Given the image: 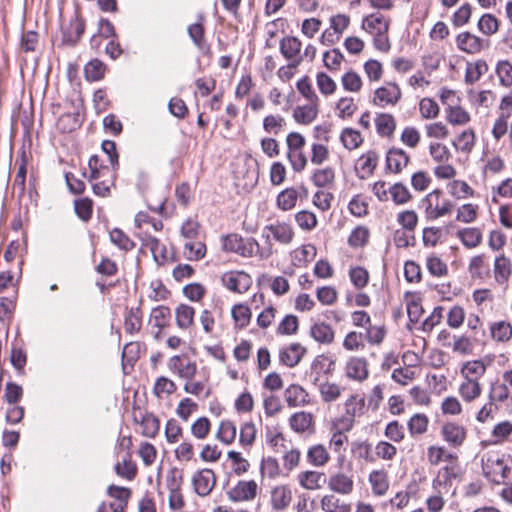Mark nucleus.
<instances>
[{
	"label": "nucleus",
	"mask_w": 512,
	"mask_h": 512,
	"mask_svg": "<svg viewBox=\"0 0 512 512\" xmlns=\"http://www.w3.org/2000/svg\"><path fill=\"white\" fill-rule=\"evenodd\" d=\"M306 353V347L300 343H292L288 348L280 351V362L288 367H295Z\"/></svg>",
	"instance_id": "obj_9"
},
{
	"label": "nucleus",
	"mask_w": 512,
	"mask_h": 512,
	"mask_svg": "<svg viewBox=\"0 0 512 512\" xmlns=\"http://www.w3.org/2000/svg\"><path fill=\"white\" fill-rule=\"evenodd\" d=\"M298 192L294 188H286L277 196V205L280 209L287 211L292 209L297 202Z\"/></svg>",
	"instance_id": "obj_34"
},
{
	"label": "nucleus",
	"mask_w": 512,
	"mask_h": 512,
	"mask_svg": "<svg viewBox=\"0 0 512 512\" xmlns=\"http://www.w3.org/2000/svg\"><path fill=\"white\" fill-rule=\"evenodd\" d=\"M299 320L297 316L289 314L286 315L280 322L277 332L282 335H293L298 331Z\"/></svg>",
	"instance_id": "obj_46"
},
{
	"label": "nucleus",
	"mask_w": 512,
	"mask_h": 512,
	"mask_svg": "<svg viewBox=\"0 0 512 512\" xmlns=\"http://www.w3.org/2000/svg\"><path fill=\"white\" fill-rule=\"evenodd\" d=\"M340 140L348 150L358 148L363 142L360 132L352 128H344L340 135Z\"/></svg>",
	"instance_id": "obj_31"
},
{
	"label": "nucleus",
	"mask_w": 512,
	"mask_h": 512,
	"mask_svg": "<svg viewBox=\"0 0 512 512\" xmlns=\"http://www.w3.org/2000/svg\"><path fill=\"white\" fill-rule=\"evenodd\" d=\"M259 243L254 238H246L243 240V245L240 248L239 255L243 257H252L255 253H259L261 258H268L271 251L263 253L259 251Z\"/></svg>",
	"instance_id": "obj_43"
},
{
	"label": "nucleus",
	"mask_w": 512,
	"mask_h": 512,
	"mask_svg": "<svg viewBox=\"0 0 512 512\" xmlns=\"http://www.w3.org/2000/svg\"><path fill=\"white\" fill-rule=\"evenodd\" d=\"M444 439L453 446L461 445L466 437V431L463 426L453 422H447L442 427Z\"/></svg>",
	"instance_id": "obj_14"
},
{
	"label": "nucleus",
	"mask_w": 512,
	"mask_h": 512,
	"mask_svg": "<svg viewBox=\"0 0 512 512\" xmlns=\"http://www.w3.org/2000/svg\"><path fill=\"white\" fill-rule=\"evenodd\" d=\"M257 493V484L255 481H240L233 489L228 492L232 501H247L254 499Z\"/></svg>",
	"instance_id": "obj_8"
},
{
	"label": "nucleus",
	"mask_w": 512,
	"mask_h": 512,
	"mask_svg": "<svg viewBox=\"0 0 512 512\" xmlns=\"http://www.w3.org/2000/svg\"><path fill=\"white\" fill-rule=\"evenodd\" d=\"M346 376L349 379L362 382L368 378V363L363 357H352L346 364Z\"/></svg>",
	"instance_id": "obj_6"
},
{
	"label": "nucleus",
	"mask_w": 512,
	"mask_h": 512,
	"mask_svg": "<svg viewBox=\"0 0 512 512\" xmlns=\"http://www.w3.org/2000/svg\"><path fill=\"white\" fill-rule=\"evenodd\" d=\"M292 501V491L288 485H279L271 491V505L274 510L286 509Z\"/></svg>",
	"instance_id": "obj_10"
},
{
	"label": "nucleus",
	"mask_w": 512,
	"mask_h": 512,
	"mask_svg": "<svg viewBox=\"0 0 512 512\" xmlns=\"http://www.w3.org/2000/svg\"><path fill=\"white\" fill-rule=\"evenodd\" d=\"M311 337L322 344H331L334 341V330L325 322L315 323L310 328Z\"/></svg>",
	"instance_id": "obj_16"
},
{
	"label": "nucleus",
	"mask_w": 512,
	"mask_h": 512,
	"mask_svg": "<svg viewBox=\"0 0 512 512\" xmlns=\"http://www.w3.org/2000/svg\"><path fill=\"white\" fill-rule=\"evenodd\" d=\"M478 29L485 35L495 34L499 29V21L493 14H484L478 21Z\"/></svg>",
	"instance_id": "obj_38"
},
{
	"label": "nucleus",
	"mask_w": 512,
	"mask_h": 512,
	"mask_svg": "<svg viewBox=\"0 0 512 512\" xmlns=\"http://www.w3.org/2000/svg\"><path fill=\"white\" fill-rule=\"evenodd\" d=\"M175 315L177 326L181 329H187L194 322L195 310L189 305L180 304L175 310Z\"/></svg>",
	"instance_id": "obj_23"
},
{
	"label": "nucleus",
	"mask_w": 512,
	"mask_h": 512,
	"mask_svg": "<svg viewBox=\"0 0 512 512\" xmlns=\"http://www.w3.org/2000/svg\"><path fill=\"white\" fill-rule=\"evenodd\" d=\"M300 485L307 490L321 488L327 482L325 473L318 471H305L298 476Z\"/></svg>",
	"instance_id": "obj_12"
},
{
	"label": "nucleus",
	"mask_w": 512,
	"mask_h": 512,
	"mask_svg": "<svg viewBox=\"0 0 512 512\" xmlns=\"http://www.w3.org/2000/svg\"><path fill=\"white\" fill-rule=\"evenodd\" d=\"M376 129L381 136H391L396 129V121L393 115L379 114L375 119Z\"/></svg>",
	"instance_id": "obj_25"
},
{
	"label": "nucleus",
	"mask_w": 512,
	"mask_h": 512,
	"mask_svg": "<svg viewBox=\"0 0 512 512\" xmlns=\"http://www.w3.org/2000/svg\"><path fill=\"white\" fill-rule=\"evenodd\" d=\"M486 372V365L482 360L467 361L461 368V374L468 379H478Z\"/></svg>",
	"instance_id": "obj_27"
},
{
	"label": "nucleus",
	"mask_w": 512,
	"mask_h": 512,
	"mask_svg": "<svg viewBox=\"0 0 512 512\" xmlns=\"http://www.w3.org/2000/svg\"><path fill=\"white\" fill-rule=\"evenodd\" d=\"M461 477V469L456 459L451 460L446 466L438 471L436 478L433 480V487L439 494H447L452 485L459 481Z\"/></svg>",
	"instance_id": "obj_2"
},
{
	"label": "nucleus",
	"mask_w": 512,
	"mask_h": 512,
	"mask_svg": "<svg viewBox=\"0 0 512 512\" xmlns=\"http://www.w3.org/2000/svg\"><path fill=\"white\" fill-rule=\"evenodd\" d=\"M321 508L325 512H350L351 505L341 501L334 494L325 495L321 499Z\"/></svg>",
	"instance_id": "obj_19"
},
{
	"label": "nucleus",
	"mask_w": 512,
	"mask_h": 512,
	"mask_svg": "<svg viewBox=\"0 0 512 512\" xmlns=\"http://www.w3.org/2000/svg\"><path fill=\"white\" fill-rule=\"evenodd\" d=\"M311 180L316 187L323 188L334 183L335 171L332 167L317 169L314 171Z\"/></svg>",
	"instance_id": "obj_30"
},
{
	"label": "nucleus",
	"mask_w": 512,
	"mask_h": 512,
	"mask_svg": "<svg viewBox=\"0 0 512 512\" xmlns=\"http://www.w3.org/2000/svg\"><path fill=\"white\" fill-rule=\"evenodd\" d=\"M350 279L357 289L364 288L369 281V273L363 267H355L349 271Z\"/></svg>",
	"instance_id": "obj_50"
},
{
	"label": "nucleus",
	"mask_w": 512,
	"mask_h": 512,
	"mask_svg": "<svg viewBox=\"0 0 512 512\" xmlns=\"http://www.w3.org/2000/svg\"><path fill=\"white\" fill-rule=\"evenodd\" d=\"M265 229H268L273 234L274 239L282 244L290 243L294 236L292 228L286 223L271 224L266 226Z\"/></svg>",
	"instance_id": "obj_18"
},
{
	"label": "nucleus",
	"mask_w": 512,
	"mask_h": 512,
	"mask_svg": "<svg viewBox=\"0 0 512 512\" xmlns=\"http://www.w3.org/2000/svg\"><path fill=\"white\" fill-rule=\"evenodd\" d=\"M369 483L372 488L373 494L383 496L389 489L388 473L384 469L373 470L369 474Z\"/></svg>",
	"instance_id": "obj_13"
},
{
	"label": "nucleus",
	"mask_w": 512,
	"mask_h": 512,
	"mask_svg": "<svg viewBox=\"0 0 512 512\" xmlns=\"http://www.w3.org/2000/svg\"><path fill=\"white\" fill-rule=\"evenodd\" d=\"M85 27V19L81 16L80 11L76 9L74 17L70 19L69 24L61 27V45L75 47L84 34Z\"/></svg>",
	"instance_id": "obj_3"
},
{
	"label": "nucleus",
	"mask_w": 512,
	"mask_h": 512,
	"mask_svg": "<svg viewBox=\"0 0 512 512\" xmlns=\"http://www.w3.org/2000/svg\"><path fill=\"white\" fill-rule=\"evenodd\" d=\"M475 133L473 130L463 131L456 140L453 141V146L457 150L463 152H470L474 146Z\"/></svg>",
	"instance_id": "obj_42"
},
{
	"label": "nucleus",
	"mask_w": 512,
	"mask_h": 512,
	"mask_svg": "<svg viewBox=\"0 0 512 512\" xmlns=\"http://www.w3.org/2000/svg\"><path fill=\"white\" fill-rule=\"evenodd\" d=\"M127 333L133 334L138 332L142 326V312L139 307L131 308L125 317L124 322Z\"/></svg>",
	"instance_id": "obj_33"
},
{
	"label": "nucleus",
	"mask_w": 512,
	"mask_h": 512,
	"mask_svg": "<svg viewBox=\"0 0 512 512\" xmlns=\"http://www.w3.org/2000/svg\"><path fill=\"white\" fill-rule=\"evenodd\" d=\"M481 387L476 379H466L460 386V394L466 401H471L480 395Z\"/></svg>",
	"instance_id": "obj_40"
},
{
	"label": "nucleus",
	"mask_w": 512,
	"mask_h": 512,
	"mask_svg": "<svg viewBox=\"0 0 512 512\" xmlns=\"http://www.w3.org/2000/svg\"><path fill=\"white\" fill-rule=\"evenodd\" d=\"M420 113L423 118L430 119L435 118L439 114V106L438 104L430 99V98H423L420 101Z\"/></svg>",
	"instance_id": "obj_58"
},
{
	"label": "nucleus",
	"mask_w": 512,
	"mask_h": 512,
	"mask_svg": "<svg viewBox=\"0 0 512 512\" xmlns=\"http://www.w3.org/2000/svg\"><path fill=\"white\" fill-rule=\"evenodd\" d=\"M304 390L298 385H291L285 391V399L289 406L295 407L304 401Z\"/></svg>",
	"instance_id": "obj_59"
},
{
	"label": "nucleus",
	"mask_w": 512,
	"mask_h": 512,
	"mask_svg": "<svg viewBox=\"0 0 512 512\" xmlns=\"http://www.w3.org/2000/svg\"><path fill=\"white\" fill-rule=\"evenodd\" d=\"M477 209L478 206L470 203L462 205V207L458 209L456 220L464 223L473 222L477 218Z\"/></svg>",
	"instance_id": "obj_63"
},
{
	"label": "nucleus",
	"mask_w": 512,
	"mask_h": 512,
	"mask_svg": "<svg viewBox=\"0 0 512 512\" xmlns=\"http://www.w3.org/2000/svg\"><path fill=\"white\" fill-rule=\"evenodd\" d=\"M316 79L317 86L322 94L331 95L335 92L337 87L336 83L329 75L324 72H319Z\"/></svg>",
	"instance_id": "obj_56"
},
{
	"label": "nucleus",
	"mask_w": 512,
	"mask_h": 512,
	"mask_svg": "<svg viewBox=\"0 0 512 512\" xmlns=\"http://www.w3.org/2000/svg\"><path fill=\"white\" fill-rule=\"evenodd\" d=\"M488 71V65L484 60H478L474 64L468 63L465 72V83L474 84Z\"/></svg>",
	"instance_id": "obj_28"
},
{
	"label": "nucleus",
	"mask_w": 512,
	"mask_h": 512,
	"mask_svg": "<svg viewBox=\"0 0 512 512\" xmlns=\"http://www.w3.org/2000/svg\"><path fill=\"white\" fill-rule=\"evenodd\" d=\"M297 90L305 97L310 103H318L319 98L312 88L309 77L305 76L300 79L296 84Z\"/></svg>",
	"instance_id": "obj_52"
},
{
	"label": "nucleus",
	"mask_w": 512,
	"mask_h": 512,
	"mask_svg": "<svg viewBox=\"0 0 512 512\" xmlns=\"http://www.w3.org/2000/svg\"><path fill=\"white\" fill-rule=\"evenodd\" d=\"M291 428L300 434L314 433L313 418H289Z\"/></svg>",
	"instance_id": "obj_48"
},
{
	"label": "nucleus",
	"mask_w": 512,
	"mask_h": 512,
	"mask_svg": "<svg viewBox=\"0 0 512 512\" xmlns=\"http://www.w3.org/2000/svg\"><path fill=\"white\" fill-rule=\"evenodd\" d=\"M410 162L409 155L400 148L392 147L388 150L386 156V169L398 174Z\"/></svg>",
	"instance_id": "obj_7"
},
{
	"label": "nucleus",
	"mask_w": 512,
	"mask_h": 512,
	"mask_svg": "<svg viewBox=\"0 0 512 512\" xmlns=\"http://www.w3.org/2000/svg\"><path fill=\"white\" fill-rule=\"evenodd\" d=\"M427 268L433 276L437 277L445 276L448 273L446 263L437 256H431L427 259Z\"/></svg>",
	"instance_id": "obj_60"
},
{
	"label": "nucleus",
	"mask_w": 512,
	"mask_h": 512,
	"mask_svg": "<svg viewBox=\"0 0 512 512\" xmlns=\"http://www.w3.org/2000/svg\"><path fill=\"white\" fill-rule=\"evenodd\" d=\"M318 104L310 103V105L297 106L293 111V118L299 124H310L318 115Z\"/></svg>",
	"instance_id": "obj_17"
},
{
	"label": "nucleus",
	"mask_w": 512,
	"mask_h": 512,
	"mask_svg": "<svg viewBox=\"0 0 512 512\" xmlns=\"http://www.w3.org/2000/svg\"><path fill=\"white\" fill-rule=\"evenodd\" d=\"M106 65L99 59L89 61L84 67L85 79L89 82L99 81L104 77Z\"/></svg>",
	"instance_id": "obj_22"
},
{
	"label": "nucleus",
	"mask_w": 512,
	"mask_h": 512,
	"mask_svg": "<svg viewBox=\"0 0 512 512\" xmlns=\"http://www.w3.org/2000/svg\"><path fill=\"white\" fill-rule=\"evenodd\" d=\"M222 284L232 292L244 293L251 284V277L244 271H229L222 275Z\"/></svg>",
	"instance_id": "obj_4"
},
{
	"label": "nucleus",
	"mask_w": 512,
	"mask_h": 512,
	"mask_svg": "<svg viewBox=\"0 0 512 512\" xmlns=\"http://www.w3.org/2000/svg\"><path fill=\"white\" fill-rule=\"evenodd\" d=\"M370 236L369 229L365 226H357L348 238L349 246L353 248L363 247L368 243Z\"/></svg>",
	"instance_id": "obj_37"
},
{
	"label": "nucleus",
	"mask_w": 512,
	"mask_h": 512,
	"mask_svg": "<svg viewBox=\"0 0 512 512\" xmlns=\"http://www.w3.org/2000/svg\"><path fill=\"white\" fill-rule=\"evenodd\" d=\"M76 215L84 222H88L93 213V201L88 198H81L74 201Z\"/></svg>",
	"instance_id": "obj_35"
},
{
	"label": "nucleus",
	"mask_w": 512,
	"mask_h": 512,
	"mask_svg": "<svg viewBox=\"0 0 512 512\" xmlns=\"http://www.w3.org/2000/svg\"><path fill=\"white\" fill-rule=\"evenodd\" d=\"M457 236L467 248L477 247L482 241V233L478 228H463L457 232Z\"/></svg>",
	"instance_id": "obj_26"
},
{
	"label": "nucleus",
	"mask_w": 512,
	"mask_h": 512,
	"mask_svg": "<svg viewBox=\"0 0 512 512\" xmlns=\"http://www.w3.org/2000/svg\"><path fill=\"white\" fill-rule=\"evenodd\" d=\"M494 273L497 282H506L511 274L510 260L504 255L497 257L494 264Z\"/></svg>",
	"instance_id": "obj_32"
},
{
	"label": "nucleus",
	"mask_w": 512,
	"mask_h": 512,
	"mask_svg": "<svg viewBox=\"0 0 512 512\" xmlns=\"http://www.w3.org/2000/svg\"><path fill=\"white\" fill-rule=\"evenodd\" d=\"M472 14V8L469 3H464L452 17L453 25L456 27L463 26L468 23Z\"/></svg>",
	"instance_id": "obj_62"
},
{
	"label": "nucleus",
	"mask_w": 512,
	"mask_h": 512,
	"mask_svg": "<svg viewBox=\"0 0 512 512\" xmlns=\"http://www.w3.org/2000/svg\"><path fill=\"white\" fill-rule=\"evenodd\" d=\"M352 451L359 459H364L367 462H374L376 460L371 444L366 441L355 442Z\"/></svg>",
	"instance_id": "obj_44"
},
{
	"label": "nucleus",
	"mask_w": 512,
	"mask_h": 512,
	"mask_svg": "<svg viewBox=\"0 0 512 512\" xmlns=\"http://www.w3.org/2000/svg\"><path fill=\"white\" fill-rule=\"evenodd\" d=\"M298 225L304 230H312L317 225V218L314 213L302 210L295 215Z\"/></svg>",
	"instance_id": "obj_57"
},
{
	"label": "nucleus",
	"mask_w": 512,
	"mask_h": 512,
	"mask_svg": "<svg viewBox=\"0 0 512 512\" xmlns=\"http://www.w3.org/2000/svg\"><path fill=\"white\" fill-rule=\"evenodd\" d=\"M307 459L311 465L322 467L329 461L330 455L323 445L317 444L308 449Z\"/></svg>",
	"instance_id": "obj_20"
},
{
	"label": "nucleus",
	"mask_w": 512,
	"mask_h": 512,
	"mask_svg": "<svg viewBox=\"0 0 512 512\" xmlns=\"http://www.w3.org/2000/svg\"><path fill=\"white\" fill-rule=\"evenodd\" d=\"M101 149L108 156L112 171L117 172L119 168V154L116 143L112 140H104L101 144Z\"/></svg>",
	"instance_id": "obj_45"
},
{
	"label": "nucleus",
	"mask_w": 512,
	"mask_h": 512,
	"mask_svg": "<svg viewBox=\"0 0 512 512\" xmlns=\"http://www.w3.org/2000/svg\"><path fill=\"white\" fill-rule=\"evenodd\" d=\"M237 435L236 425L230 420H224L219 425L218 438L225 444L233 442Z\"/></svg>",
	"instance_id": "obj_41"
},
{
	"label": "nucleus",
	"mask_w": 512,
	"mask_h": 512,
	"mask_svg": "<svg viewBox=\"0 0 512 512\" xmlns=\"http://www.w3.org/2000/svg\"><path fill=\"white\" fill-rule=\"evenodd\" d=\"M393 87V91L380 87L375 91L374 104H377L376 100H380L381 102H385L387 104H396L401 98V90L396 83H390Z\"/></svg>",
	"instance_id": "obj_21"
},
{
	"label": "nucleus",
	"mask_w": 512,
	"mask_h": 512,
	"mask_svg": "<svg viewBox=\"0 0 512 512\" xmlns=\"http://www.w3.org/2000/svg\"><path fill=\"white\" fill-rule=\"evenodd\" d=\"M449 123L453 125H462L470 120L469 114L460 106L449 107V114L447 116Z\"/></svg>",
	"instance_id": "obj_61"
},
{
	"label": "nucleus",
	"mask_w": 512,
	"mask_h": 512,
	"mask_svg": "<svg viewBox=\"0 0 512 512\" xmlns=\"http://www.w3.org/2000/svg\"><path fill=\"white\" fill-rule=\"evenodd\" d=\"M456 42L460 50L469 54L478 53L482 49V39L468 31L459 34Z\"/></svg>",
	"instance_id": "obj_11"
},
{
	"label": "nucleus",
	"mask_w": 512,
	"mask_h": 512,
	"mask_svg": "<svg viewBox=\"0 0 512 512\" xmlns=\"http://www.w3.org/2000/svg\"><path fill=\"white\" fill-rule=\"evenodd\" d=\"M397 449L386 441H380L375 447V457L383 460H391L396 455Z\"/></svg>",
	"instance_id": "obj_64"
},
{
	"label": "nucleus",
	"mask_w": 512,
	"mask_h": 512,
	"mask_svg": "<svg viewBox=\"0 0 512 512\" xmlns=\"http://www.w3.org/2000/svg\"><path fill=\"white\" fill-rule=\"evenodd\" d=\"M343 60L344 56L338 48L326 51L323 55L324 65L329 70H338Z\"/></svg>",
	"instance_id": "obj_49"
},
{
	"label": "nucleus",
	"mask_w": 512,
	"mask_h": 512,
	"mask_svg": "<svg viewBox=\"0 0 512 512\" xmlns=\"http://www.w3.org/2000/svg\"><path fill=\"white\" fill-rule=\"evenodd\" d=\"M496 73L499 76L501 85L506 87L512 85V65L509 63V61H500L497 64Z\"/></svg>",
	"instance_id": "obj_55"
},
{
	"label": "nucleus",
	"mask_w": 512,
	"mask_h": 512,
	"mask_svg": "<svg viewBox=\"0 0 512 512\" xmlns=\"http://www.w3.org/2000/svg\"><path fill=\"white\" fill-rule=\"evenodd\" d=\"M216 483V477L211 469H202L197 472L193 477V485L195 492L199 496H207L213 489Z\"/></svg>",
	"instance_id": "obj_5"
},
{
	"label": "nucleus",
	"mask_w": 512,
	"mask_h": 512,
	"mask_svg": "<svg viewBox=\"0 0 512 512\" xmlns=\"http://www.w3.org/2000/svg\"><path fill=\"white\" fill-rule=\"evenodd\" d=\"M342 85L346 91L358 92L362 87V80L356 72L349 71L342 76Z\"/></svg>",
	"instance_id": "obj_53"
},
{
	"label": "nucleus",
	"mask_w": 512,
	"mask_h": 512,
	"mask_svg": "<svg viewBox=\"0 0 512 512\" xmlns=\"http://www.w3.org/2000/svg\"><path fill=\"white\" fill-rule=\"evenodd\" d=\"M301 46V41L297 37H286L280 41V52L286 59L291 60L300 53Z\"/></svg>",
	"instance_id": "obj_24"
},
{
	"label": "nucleus",
	"mask_w": 512,
	"mask_h": 512,
	"mask_svg": "<svg viewBox=\"0 0 512 512\" xmlns=\"http://www.w3.org/2000/svg\"><path fill=\"white\" fill-rule=\"evenodd\" d=\"M115 472L120 477L132 480L137 474V467L131 460L124 459L115 465Z\"/></svg>",
	"instance_id": "obj_51"
},
{
	"label": "nucleus",
	"mask_w": 512,
	"mask_h": 512,
	"mask_svg": "<svg viewBox=\"0 0 512 512\" xmlns=\"http://www.w3.org/2000/svg\"><path fill=\"white\" fill-rule=\"evenodd\" d=\"M490 331L491 337L498 342H507L512 337V325L506 321L493 323Z\"/></svg>",
	"instance_id": "obj_29"
},
{
	"label": "nucleus",
	"mask_w": 512,
	"mask_h": 512,
	"mask_svg": "<svg viewBox=\"0 0 512 512\" xmlns=\"http://www.w3.org/2000/svg\"><path fill=\"white\" fill-rule=\"evenodd\" d=\"M232 318L234 319L236 325L243 329L245 328L251 319V310L249 307L243 305V304H237L235 305L231 310Z\"/></svg>",
	"instance_id": "obj_36"
},
{
	"label": "nucleus",
	"mask_w": 512,
	"mask_h": 512,
	"mask_svg": "<svg viewBox=\"0 0 512 512\" xmlns=\"http://www.w3.org/2000/svg\"><path fill=\"white\" fill-rule=\"evenodd\" d=\"M392 200L395 204H405L412 199V195L407 187L401 182L395 183L390 189Z\"/></svg>",
	"instance_id": "obj_39"
},
{
	"label": "nucleus",
	"mask_w": 512,
	"mask_h": 512,
	"mask_svg": "<svg viewBox=\"0 0 512 512\" xmlns=\"http://www.w3.org/2000/svg\"><path fill=\"white\" fill-rule=\"evenodd\" d=\"M10 362L20 375L25 374L24 367L27 362V355L23 349L13 347L11 350Z\"/></svg>",
	"instance_id": "obj_54"
},
{
	"label": "nucleus",
	"mask_w": 512,
	"mask_h": 512,
	"mask_svg": "<svg viewBox=\"0 0 512 512\" xmlns=\"http://www.w3.org/2000/svg\"><path fill=\"white\" fill-rule=\"evenodd\" d=\"M328 487L334 492L347 495L352 492L354 482L350 476L344 473H336L330 476Z\"/></svg>",
	"instance_id": "obj_15"
},
{
	"label": "nucleus",
	"mask_w": 512,
	"mask_h": 512,
	"mask_svg": "<svg viewBox=\"0 0 512 512\" xmlns=\"http://www.w3.org/2000/svg\"><path fill=\"white\" fill-rule=\"evenodd\" d=\"M266 439L268 444L276 453H283L288 449L286 440L281 432L273 433L270 429H268L266 432Z\"/></svg>",
	"instance_id": "obj_47"
},
{
	"label": "nucleus",
	"mask_w": 512,
	"mask_h": 512,
	"mask_svg": "<svg viewBox=\"0 0 512 512\" xmlns=\"http://www.w3.org/2000/svg\"><path fill=\"white\" fill-rule=\"evenodd\" d=\"M484 475L495 484L508 485L512 482V459L497 452H489L482 460Z\"/></svg>",
	"instance_id": "obj_1"
}]
</instances>
